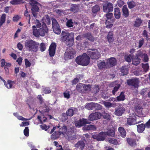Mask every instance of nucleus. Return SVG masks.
<instances>
[{"mask_svg":"<svg viewBox=\"0 0 150 150\" xmlns=\"http://www.w3.org/2000/svg\"><path fill=\"white\" fill-rule=\"evenodd\" d=\"M39 43L32 40H25L24 46L28 51L36 52L38 50Z\"/></svg>","mask_w":150,"mask_h":150,"instance_id":"f257e3e1","label":"nucleus"},{"mask_svg":"<svg viewBox=\"0 0 150 150\" xmlns=\"http://www.w3.org/2000/svg\"><path fill=\"white\" fill-rule=\"evenodd\" d=\"M76 62L79 65L83 66L88 65L90 62V58L85 53L82 55L77 57L76 59Z\"/></svg>","mask_w":150,"mask_h":150,"instance_id":"f03ea898","label":"nucleus"},{"mask_svg":"<svg viewBox=\"0 0 150 150\" xmlns=\"http://www.w3.org/2000/svg\"><path fill=\"white\" fill-rule=\"evenodd\" d=\"M48 28L45 23L42 24V27L38 29H34L33 34L36 37H39L40 36L43 37L47 33Z\"/></svg>","mask_w":150,"mask_h":150,"instance_id":"7ed1b4c3","label":"nucleus"},{"mask_svg":"<svg viewBox=\"0 0 150 150\" xmlns=\"http://www.w3.org/2000/svg\"><path fill=\"white\" fill-rule=\"evenodd\" d=\"M76 52L72 47L70 48L64 54V58L65 60L71 59L74 57Z\"/></svg>","mask_w":150,"mask_h":150,"instance_id":"20e7f679","label":"nucleus"},{"mask_svg":"<svg viewBox=\"0 0 150 150\" xmlns=\"http://www.w3.org/2000/svg\"><path fill=\"white\" fill-rule=\"evenodd\" d=\"M31 4L32 14L33 16L36 17L40 10L38 6L40 5V4L37 1H35L34 3Z\"/></svg>","mask_w":150,"mask_h":150,"instance_id":"39448f33","label":"nucleus"},{"mask_svg":"<svg viewBox=\"0 0 150 150\" xmlns=\"http://www.w3.org/2000/svg\"><path fill=\"white\" fill-rule=\"evenodd\" d=\"M113 13H111L108 12L105 14L104 16L106 18L105 22V24L107 28H111L113 25L112 23L111 19L113 16Z\"/></svg>","mask_w":150,"mask_h":150,"instance_id":"423d86ee","label":"nucleus"},{"mask_svg":"<svg viewBox=\"0 0 150 150\" xmlns=\"http://www.w3.org/2000/svg\"><path fill=\"white\" fill-rule=\"evenodd\" d=\"M103 11L105 13L112 12L113 10V4L110 2H107L103 4Z\"/></svg>","mask_w":150,"mask_h":150,"instance_id":"0eeeda50","label":"nucleus"},{"mask_svg":"<svg viewBox=\"0 0 150 150\" xmlns=\"http://www.w3.org/2000/svg\"><path fill=\"white\" fill-rule=\"evenodd\" d=\"M92 137L93 139L98 141H101L104 140L107 136L105 132H102L98 134L96 133L94 134Z\"/></svg>","mask_w":150,"mask_h":150,"instance_id":"6e6552de","label":"nucleus"},{"mask_svg":"<svg viewBox=\"0 0 150 150\" xmlns=\"http://www.w3.org/2000/svg\"><path fill=\"white\" fill-rule=\"evenodd\" d=\"M57 45L55 42H52L50 44L49 49V53L50 57H53L55 54Z\"/></svg>","mask_w":150,"mask_h":150,"instance_id":"1a4fd4ad","label":"nucleus"},{"mask_svg":"<svg viewBox=\"0 0 150 150\" xmlns=\"http://www.w3.org/2000/svg\"><path fill=\"white\" fill-rule=\"evenodd\" d=\"M127 83L129 86H132L134 88H137L139 86V81L138 79L134 78L127 80Z\"/></svg>","mask_w":150,"mask_h":150,"instance_id":"9d476101","label":"nucleus"},{"mask_svg":"<svg viewBox=\"0 0 150 150\" xmlns=\"http://www.w3.org/2000/svg\"><path fill=\"white\" fill-rule=\"evenodd\" d=\"M125 111V108L122 105H120L115 108L114 113L117 116H121Z\"/></svg>","mask_w":150,"mask_h":150,"instance_id":"9b49d317","label":"nucleus"},{"mask_svg":"<svg viewBox=\"0 0 150 150\" xmlns=\"http://www.w3.org/2000/svg\"><path fill=\"white\" fill-rule=\"evenodd\" d=\"M102 115L99 112L91 113L89 116L88 119L90 121H93L100 119Z\"/></svg>","mask_w":150,"mask_h":150,"instance_id":"f8f14e48","label":"nucleus"},{"mask_svg":"<svg viewBox=\"0 0 150 150\" xmlns=\"http://www.w3.org/2000/svg\"><path fill=\"white\" fill-rule=\"evenodd\" d=\"M117 61L116 59L113 57H110L108 59L106 62L107 64L108 68L112 67L116 64Z\"/></svg>","mask_w":150,"mask_h":150,"instance_id":"ddd939ff","label":"nucleus"},{"mask_svg":"<svg viewBox=\"0 0 150 150\" xmlns=\"http://www.w3.org/2000/svg\"><path fill=\"white\" fill-rule=\"evenodd\" d=\"M133 116H130L127 119V123L129 125H134L137 124L136 117L134 114H133Z\"/></svg>","mask_w":150,"mask_h":150,"instance_id":"4468645a","label":"nucleus"},{"mask_svg":"<svg viewBox=\"0 0 150 150\" xmlns=\"http://www.w3.org/2000/svg\"><path fill=\"white\" fill-rule=\"evenodd\" d=\"M88 54L92 59H98L100 56V53L97 50L95 51H89Z\"/></svg>","mask_w":150,"mask_h":150,"instance_id":"2eb2a0df","label":"nucleus"},{"mask_svg":"<svg viewBox=\"0 0 150 150\" xmlns=\"http://www.w3.org/2000/svg\"><path fill=\"white\" fill-rule=\"evenodd\" d=\"M71 36L69 33L62 31L61 35V40L63 42H65Z\"/></svg>","mask_w":150,"mask_h":150,"instance_id":"dca6fc26","label":"nucleus"},{"mask_svg":"<svg viewBox=\"0 0 150 150\" xmlns=\"http://www.w3.org/2000/svg\"><path fill=\"white\" fill-rule=\"evenodd\" d=\"M88 120L87 119L82 118L80 119L78 121L76 122L75 123L76 127H79L83 126L87 124H88Z\"/></svg>","mask_w":150,"mask_h":150,"instance_id":"f3484780","label":"nucleus"},{"mask_svg":"<svg viewBox=\"0 0 150 150\" xmlns=\"http://www.w3.org/2000/svg\"><path fill=\"white\" fill-rule=\"evenodd\" d=\"M82 35L84 38L86 39L91 42H93L95 40L94 37L90 33H85L83 34Z\"/></svg>","mask_w":150,"mask_h":150,"instance_id":"a211bd4d","label":"nucleus"},{"mask_svg":"<svg viewBox=\"0 0 150 150\" xmlns=\"http://www.w3.org/2000/svg\"><path fill=\"white\" fill-rule=\"evenodd\" d=\"M125 97L126 96L125 94V92L122 91L120 93V95L117 97L115 100L116 101H123L125 99Z\"/></svg>","mask_w":150,"mask_h":150,"instance_id":"6ab92c4d","label":"nucleus"},{"mask_svg":"<svg viewBox=\"0 0 150 150\" xmlns=\"http://www.w3.org/2000/svg\"><path fill=\"white\" fill-rule=\"evenodd\" d=\"M122 15L125 18H127L129 16V10L126 5H124L122 8Z\"/></svg>","mask_w":150,"mask_h":150,"instance_id":"aec40b11","label":"nucleus"},{"mask_svg":"<svg viewBox=\"0 0 150 150\" xmlns=\"http://www.w3.org/2000/svg\"><path fill=\"white\" fill-rule=\"evenodd\" d=\"M106 136L114 137L115 135V129L114 128H108L107 132H105Z\"/></svg>","mask_w":150,"mask_h":150,"instance_id":"412c9836","label":"nucleus"},{"mask_svg":"<svg viewBox=\"0 0 150 150\" xmlns=\"http://www.w3.org/2000/svg\"><path fill=\"white\" fill-rule=\"evenodd\" d=\"M42 24L46 23L47 25H49L51 23V19L49 16L48 15H45L42 19Z\"/></svg>","mask_w":150,"mask_h":150,"instance_id":"4be33fe9","label":"nucleus"},{"mask_svg":"<svg viewBox=\"0 0 150 150\" xmlns=\"http://www.w3.org/2000/svg\"><path fill=\"white\" fill-rule=\"evenodd\" d=\"M142 22L143 20L141 18L137 17L135 21H134L133 25L134 27L139 28L141 26Z\"/></svg>","mask_w":150,"mask_h":150,"instance_id":"5701e85b","label":"nucleus"},{"mask_svg":"<svg viewBox=\"0 0 150 150\" xmlns=\"http://www.w3.org/2000/svg\"><path fill=\"white\" fill-rule=\"evenodd\" d=\"M98 66L99 69H104L105 68L107 69L109 67L107 64V63H106L105 62L101 61H100L98 62Z\"/></svg>","mask_w":150,"mask_h":150,"instance_id":"b1692460","label":"nucleus"},{"mask_svg":"<svg viewBox=\"0 0 150 150\" xmlns=\"http://www.w3.org/2000/svg\"><path fill=\"white\" fill-rule=\"evenodd\" d=\"M120 70L122 76H124L128 74L129 69L128 67L126 66H122L120 69Z\"/></svg>","mask_w":150,"mask_h":150,"instance_id":"393cba45","label":"nucleus"},{"mask_svg":"<svg viewBox=\"0 0 150 150\" xmlns=\"http://www.w3.org/2000/svg\"><path fill=\"white\" fill-rule=\"evenodd\" d=\"M74 37L72 36L68 38L66 41V44L69 47L72 46L74 44Z\"/></svg>","mask_w":150,"mask_h":150,"instance_id":"a878e982","label":"nucleus"},{"mask_svg":"<svg viewBox=\"0 0 150 150\" xmlns=\"http://www.w3.org/2000/svg\"><path fill=\"white\" fill-rule=\"evenodd\" d=\"M77 148H79L81 150H83L85 146V144L82 141H80L78 142L75 145Z\"/></svg>","mask_w":150,"mask_h":150,"instance_id":"bb28decb","label":"nucleus"},{"mask_svg":"<svg viewBox=\"0 0 150 150\" xmlns=\"http://www.w3.org/2000/svg\"><path fill=\"white\" fill-rule=\"evenodd\" d=\"M132 64L134 65L137 66L140 62L141 59L138 57L135 56L134 57L132 58Z\"/></svg>","mask_w":150,"mask_h":150,"instance_id":"cd10ccee","label":"nucleus"},{"mask_svg":"<svg viewBox=\"0 0 150 150\" xmlns=\"http://www.w3.org/2000/svg\"><path fill=\"white\" fill-rule=\"evenodd\" d=\"M76 108L74 107H71L69 108L66 112L68 116L71 117L74 114V112Z\"/></svg>","mask_w":150,"mask_h":150,"instance_id":"c85d7f7f","label":"nucleus"},{"mask_svg":"<svg viewBox=\"0 0 150 150\" xmlns=\"http://www.w3.org/2000/svg\"><path fill=\"white\" fill-rule=\"evenodd\" d=\"M114 15L115 18L117 19H119L121 17V12L118 8H114Z\"/></svg>","mask_w":150,"mask_h":150,"instance_id":"c756f323","label":"nucleus"},{"mask_svg":"<svg viewBox=\"0 0 150 150\" xmlns=\"http://www.w3.org/2000/svg\"><path fill=\"white\" fill-rule=\"evenodd\" d=\"M108 41L109 43H112L114 41L113 34L112 31L108 32L107 36Z\"/></svg>","mask_w":150,"mask_h":150,"instance_id":"7c9ffc66","label":"nucleus"},{"mask_svg":"<svg viewBox=\"0 0 150 150\" xmlns=\"http://www.w3.org/2000/svg\"><path fill=\"white\" fill-rule=\"evenodd\" d=\"M138 132L139 133L142 132L144 130L146 125L145 124L142 123L140 125H137Z\"/></svg>","mask_w":150,"mask_h":150,"instance_id":"2f4dec72","label":"nucleus"},{"mask_svg":"<svg viewBox=\"0 0 150 150\" xmlns=\"http://www.w3.org/2000/svg\"><path fill=\"white\" fill-rule=\"evenodd\" d=\"M5 86L8 89L11 88H13V84L15 83V82L14 81H12L10 80H8L7 81V83L6 82L4 83Z\"/></svg>","mask_w":150,"mask_h":150,"instance_id":"473e14b6","label":"nucleus"},{"mask_svg":"<svg viewBox=\"0 0 150 150\" xmlns=\"http://www.w3.org/2000/svg\"><path fill=\"white\" fill-rule=\"evenodd\" d=\"M118 130L120 133V135L123 137L125 138L126 135V131L124 128L120 127H119Z\"/></svg>","mask_w":150,"mask_h":150,"instance_id":"72a5a7b5","label":"nucleus"},{"mask_svg":"<svg viewBox=\"0 0 150 150\" xmlns=\"http://www.w3.org/2000/svg\"><path fill=\"white\" fill-rule=\"evenodd\" d=\"M79 6L76 4H72L71 5V7L70 10L74 13L78 12L79 10Z\"/></svg>","mask_w":150,"mask_h":150,"instance_id":"f704fd0d","label":"nucleus"},{"mask_svg":"<svg viewBox=\"0 0 150 150\" xmlns=\"http://www.w3.org/2000/svg\"><path fill=\"white\" fill-rule=\"evenodd\" d=\"M127 4L129 9H132L136 5V3L132 0H129L127 2Z\"/></svg>","mask_w":150,"mask_h":150,"instance_id":"c9c22d12","label":"nucleus"},{"mask_svg":"<svg viewBox=\"0 0 150 150\" xmlns=\"http://www.w3.org/2000/svg\"><path fill=\"white\" fill-rule=\"evenodd\" d=\"M60 133V134L65 135L67 132V127L66 126L64 125L63 126L60 127L59 128V131H58Z\"/></svg>","mask_w":150,"mask_h":150,"instance_id":"e433bc0d","label":"nucleus"},{"mask_svg":"<svg viewBox=\"0 0 150 150\" xmlns=\"http://www.w3.org/2000/svg\"><path fill=\"white\" fill-rule=\"evenodd\" d=\"M127 141L129 144L132 146H134L136 145V141L134 139L127 138Z\"/></svg>","mask_w":150,"mask_h":150,"instance_id":"4c0bfd02","label":"nucleus"},{"mask_svg":"<svg viewBox=\"0 0 150 150\" xmlns=\"http://www.w3.org/2000/svg\"><path fill=\"white\" fill-rule=\"evenodd\" d=\"M83 129L84 130H89L96 129V128L94 125H90L85 126L83 127Z\"/></svg>","mask_w":150,"mask_h":150,"instance_id":"58836bf2","label":"nucleus"},{"mask_svg":"<svg viewBox=\"0 0 150 150\" xmlns=\"http://www.w3.org/2000/svg\"><path fill=\"white\" fill-rule=\"evenodd\" d=\"M61 134L58 131H55L54 133L52 134L51 136L52 139H55L58 138Z\"/></svg>","mask_w":150,"mask_h":150,"instance_id":"ea45409f","label":"nucleus"},{"mask_svg":"<svg viewBox=\"0 0 150 150\" xmlns=\"http://www.w3.org/2000/svg\"><path fill=\"white\" fill-rule=\"evenodd\" d=\"M76 88L77 90L79 92L82 93L83 92V84L80 83L78 84L76 86Z\"/></svg>","mask_w":150,"mask_h":150,"instance_id":"a19ab883","label":"nucleus"},{"mask_svg":"<svg viewBox=\"0 0 150 150\" xmlns=\"http://www.w3.org/2000/svg\"><path fill=\"white\" fill-rule=\"evenodd\" d=\"M67 21L66 23V26L68 28L72 27L74 26V23L73 22L72 20L71 19H68L67 18Z\"/></svg>","mask_w":150,"mask_h":150,"instance_id":"79ce46f5","label":"nucleus"},{"mask_svg":"<svg viewBox=\"0 0 150 150\" xmlns=\"http://www.w3.org/2000/svg\"><path fill=\"white\" fill-rule=\"evenodd\" d=\"M144 52H146L145 51L142 50H139L136 54V56L139 57L141 58L143 57L144 54L145 53H144Z\"/></svg>","mask_w":150,"mask_h":150,"instance_id":"37998d69","label":"nucleus"},{"mask_svg":"<svg viewBox=\"0 0 150 150\" xmlns=\"http://www.w3.org/2000/svg\"><path fill=\"white\" fill-rule=\"evenodd\" d=\"M54 32L57 34H60L61 32V30L59 26L52 28Z\"/></svg>","mask_w":150,"mask_h":150,"instance_id":"c03bdc74","label":"nucleus"},{"mask_svg":"<svg viewBox=\"0 0 150 150\" xmlns=\"http://www.w3.org/2000/svg\"><path fill=\"white\" fill-rule=\"evenodd\" d=\"M142 68L145 72H146L148 70L149 67L148 63L145 64L142 63Z\"/></svg>","mask_w":150,"mask_h":150,"instance_id":"a18cd8bd","label":"nucleus"},{"mask_svg":"<svg viewBox=\"0 0 150 150\" xmlns=\"http://www.w3.org/2000/svg\"><path fill=\"white\" fill-rule=\"evenodd\" d=\"M100 10L99 6L98 5H96L92 8V11L93 13H95L98 11Z\"/></svg>","mask_w":150,"mask_h":150,"instance_id":"49530a36","label":"nucleus"},{"mask_svg":"<svg viewBox=\"0 0 150 150\" xmlns=\"http://www.w3.org/2000/svg\"><path fill=\"white\" fill-rule=\"evenodd\" d=\"M108 141L110 143L115 145H117L118 143L116 139L112 138L109 139Z\"/></svg>","mask_w":150,"mask_h":150,"instance_id":"de8ad7c7","label":"nucleus"},{"mask_svg":"<svg viewBox=\"0 0 150 150\" xmlns=\"http://www.w3.org/2000/svg\"><path fill=\"white\" fill-rule=\"evenodd\" d=\"M52 20V27H55L58 26H59V24L57 21L56 20V19H55L54 18H51Z\"/></svg>","mask_w":150,"mask_h":150,"instance_id":"09e8293b","label":"nucleus"},{"mask_svg":"<svg viewBox=\"0 0 150 150\" xmlns=\"http://www.w3.org/2000/svg\"><path fill=\"white\" fill-rule=\"evenodd\" d=\"M95 103H91L88 104L86 105V108L89 110L95 109Z\"/></svg>","mask_w":150,"mask_h":150,"instance_id":"8fccbe9b","label":"nucleus"},{"mask_svg":"<svg viewBox=\"0 0 150 150\" xmlns=\"http://www.w3.org/2000/svg\"><path fill=\"white\" fill-rule=\"evenodd\" d=\"M103 117L105 119L107 120H110L111 119V116L108 113L104 112L103 114Z\"/></svg>","mask_w":150,"mask_h":150,"instance_id":"3c124183","label":"nucleus"},{"mask_svg":"<svg viewBox=\"0 0 150 150\" xmlns=\"http://www.w3.org/2000/svg\"><path fill=\"white\" fill-rule=\"evenodd\" d=\"M67 115L66 113H64L62 114L61 117V119L62 122H64L67 120L68 118Z\"/></svg>","mask_w":150,"mask_h":150,"instance_id":"603ef678","label":"nucleus"},{"mask_svg":"<svg viewBox=\"0 0 150 150\" xmlns=\"http://www.w3.org/2000/svg\"><path fill=\"white\" fill-rule=\"evenodd\" d=\"M23 0H11L10 1L11 4L16 5L20 4L22 3Z\"/></svg>","mask_w":150,"mask_h":150,"instance_id":"864d4df0","label":"nucleus"},{"mask_svg":"<svg viewBox=\"0 0 150 150\" xmlns=\"http://www.w3.org/2000/svg\"><path fill=\"white\" fill-rule=\"evenodd\" d=\"M40 50L42 52H43L46 49V46L45 43L42 42L40 43Z\"/></svg>","mask_w":150,"mask_h":150,"instance_id":"5fc2aeb1","label":"nucleus"},{"mask_svg":"<svg viewBox=\"0 0 150 150\" xmlns=\"http://www.w3.org/2000/svg\"><path fill=\"white\" fill-rule=\"evenodd\" d=\"M120 86V85L117 84L116 86H115L113 88V89L112 90V92L113 95H115L116 92H117Z\"/></svg>","mask_w":150,"mask_h":150,"instance_id":"6e6d98bb","label":"nucleus"},{"mask_svg":"<svg viewBox=\"0 0 150 150\" xmlns=\"http://www.w3.org/2000/svg\"><path fill=\"white\" fill-rule=\"evenodd\" d=\"M26 8V10L25 11L24 15L25 16L27 17V18L28 21V23H30V15L29 14L28 12L27 8Z\"/></svg>","mask_w":150,"mask_h":150,"instance_id":"4d7b16f0","label":"nucleus"},{"mask_svg":"<svg viewBox=\"0 0 150 150\" xmlns=\"http://www.w3.org/2000/svg\"><path fill=\"white\" fill-rule=\"evenodd\" d=\"M24 134V135L28 137L29 135V129L28 127H25V129L23 131Z\"/></svg>","mask_w":150,"mask_h":150,"instance_id":"13d9d810","label":"nucleus"},{"mask_svg":"<svg viewBox=\"0 0 150 150\" xmlns=\"http://www.w3.org/2000/svg\"><path fill=\"white\" fill-rule=\"evenodd\" d=\"M144 41V39L142 38L138 42V48H140L143 45Z\"/></svg>","mask_w":150,"mask_h":150,"instance_id":"bf43d9fd","label":"nucleus"},{"mask_svg":"<svg viewBox=\"0 0 150 150\" xmlns=\"http://www.w3.org/2000/svg\"><path fill=\"white\" fill-rule=\"evenodd\" d=\"M93 92L95 94L98 93L99 91V89L98 86L96 85L95 86L93 87Z\"/></svg>","mask_w":150,"mask_h":150,"instance_id":"052dcab7","label":"nucleus"},{"mask_svg":"<svg viewBox=\"0 0 150 150\" xmlns=\"http://www.w3.org/2000/svg\"><path fill=\"white\" fill-rule=\"evenodd\" d=\"M25 65L26 68L30 67L31 65V64L30 62L27 59H25Z\"/></svg>","mask_w":150,"mask_h":150,"instance_id":"680f3d73","label":"nucleus"},{"mask_svg":"<svg viewBox=\"0 0 150 150\" xmlns=\"http://www.w3.org/2000/svg\"><path fill=\"white\" fill-rule=\"evenodd\" d=\"M131 55L129 54L128 56L125 55L124 56V58L126 61L128 62H131Z\"/></svg>","mask_w":150,"mask_h":150,"instance_id":"e2e57ef3","label":"nucleus"},{"mask_svg":"<svg viewBox=\"0 0 150 150\" xmlns=\"http://www.w3.org/2000/svg\"><path fill=\"white\" fill-rule=\"evenodd\" d=\"M95 109L97 110H100L102 109V106L100 104L95 103Z\"/></svg>","mask_w":150,"mask_h":150,"instance_id":"0e129e2a","label":"nucleus"},{"mask_svg":"<svg viewBox=\"0 0 150 150\" xmlns=\"http://www.w3.org/2000/svg\"><path fill=\"white\" fill-rule=\"evenodd\" d=\"M83 92L89 90L90 88V86L89 85H87L83 84Z\"/></svg>","mask_w":150,"mask_h":150,"instance_id":"69168bd1","label":"nucleus"},{"mask_svg":"<svg viewBox=\"0 0 150 150\" xmlns=\"http://www.w3.org/2000/svg\"><path fill=\"white\" fill-rule=\"evenodd\" d=\"M51 91L50 89L49 88H43V92L45 93H49Z\"/></svg>","mask_w":150,"mask_h":150,"instance_id":"338daca9","label":"nucleus"},{"mask_svg":"<svg viewBox=\"0 0 150 150\" xmlns=\"http://www.w3.org/2000/svg\"><path fill=\"white\" fill-rule=\"evenodd\" d=\"M143 61L144 62H147L149 61V58L147 54H144L143 57Z\"/></svg>","mask_w":150,"mask_h":150,"instance_id":"774afa93","label":"nucleus"}]
</instances>
